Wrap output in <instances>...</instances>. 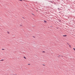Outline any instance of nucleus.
Returning a JSON list of instances; mask_svg holds the SVG:
<instances>
[{"instance_id": "1", "label": "nucleus", "mask_w": 75, "mask_h": 75, "mask_svg": "<svg viewBox=\"0 0 75 75\" xmlns=\"http://www.w3.org/2000/svg\"><path fill=\"white\" fill-rule=\"evenodd\" d=\"M63 37H67V35H63Z\"/></svg>"}, {"instance_id": "2", "label": "nucleus", "mask_w": 75, "mask_h": 75, "mask_svg": "<svg viewBox=\"0 0 75 75\" xmlns=\"http://www.w3.org/2000/svg\"><path fill=\"white\" fill-rule=\"evenodd\" d=\"M22 24H21L20 25V27H22Z\"/></svg>"}, {"instance_id": "3", "label": "nucleus", "mask_w": 75, "mask_h": 75, "mask_svg": "<svg viewBox=\"0 0 75 75\" xmlns=\"http://www.w3.org/2000/svg\"><path fill=\"white\" fill-rule=\"evenodd\" d=\"M23 57L24 58H25V59H26V57Z\"/></svg>"}, {"instance_id": "4", "label": "nucleus", "mask_w": 75, "mask_h": 75, "mask_svg": "<svg viewBox=\"0 0 75 75\" xmlns=\"http://www.w3.org/2000/svg\"><path fill=\"white\" fill-rule=\"evenodd\" d=\"M44 22H45V23H47V21H44Z\"/></svg>"}, {"instance_id": "5", "label": "nucleus", "mask_w": 75, "mask_h": 75, "mask_svg": "<svg viewBox=\"0 0 75 75\" xmlns=\"http://www.w3.org/2000/svg\"><path fill=\"white\" fill-rule=\"evenodd\" d=\"M4 61V60L3 59H2V60H1L0 61Z\"/></svg>"}, {"instance_id": "6", "label": "nucleus", "mask_w": 75, "mask_h": 75, "mask_svg": "<svg viewBox=\"0 0 75 75\" xmlns=\"http://www.w3.org/2000/svg\"><path fill=\"white\" fill-rule=\"evenodd\" d=\"M71 45H69V47H70L71 48Z\"/></svg>"}, {"instance_id": "7", "label": "nucleus", "mask_w": 75, "mask_h": 75, "mask_svg": "<svg viewBox=\"0 0 75 75\" xmlns=\"http://www.w3.org/2000/svg\"><path fill=\"white\" fill-rule=\"evenodd\" d=\"M33 37L34 38H35V37H34V36H33Z\"/></svg>"}, {"instance_id": "8", "label": "nucleus", "mask_w": 75, "mask_h": 75, "mask_svg": "<svg viewBox=\"0 0 75 75\" xmlns=\"http://www.w3.org/2000/svg\"><path fill=\"white\" fill-rule=\"evenodd\" d=\"M73 49H74V51H75V49L74 48H73Z\"/></svg>"}, {"instance_id": "9", "label": "nucleus", "mask_w": 75, "mask_h": 75, "mask_svg": "<svg viewBox=\"0 0 75 75\" xmlns=\"http://www.w3.org/2000/svg\"><path fill=\"white\" fill-rule=\"evenodd\" d=\"M2 50H4V49H2Z\"/></svg>"}, {"instance_id": "10", "label": "nucleus", "mask_w": 75, "mask_h": 75, "mask_svg": "<svg viewBox=\"0 0 75 75\" xmlns=\"http://www.w3.org/2000/svg\"><path fill=\"white\" fill-rule=\"evenodd\" d=\"M58 10H59V8H58Z\"/></svg>"}, {"instance_id": "11", "label": "nucleus", "mask_w": 75, "mask_h": 75, "mask_svg": "<svg viewBox=\"0 0 75 75\" xmlns=\"http://www.w3.org/2000/svg\"><path fill=\"white\" fill-rule=\"evenodd\" d=\"M59 22H60V21H61V20H59Z\"/></svg>"}, {"instance_id": "12", "label": "nucleus", "mask_w": 75, "mask_h": 75, "mask_svg": "<svg viewBox=\"0 0 75 75\" xmlns=\"http://www.w3.org/2000/svg\"><path fill=\"white\" fill-rule=\"evenodd\" d=\"M67 44L68 45H69V44H68V43H67Z\"/></svg>"}, {"instance_id": "13", "label": "nucleus", "mask_w": 75, "mask_h": 75, "mask_svg": "<svg viewBox=\"0 0 75 75\" xmlns=\"http://www.w3.org/2000/svg\"><path fill=\"white\" fill-rule=\"evenodd\" d=\"M8 34H9V32H8Z\"/></svg>"}, {"instance_id": "14", "label": "nucleus", "mask_w": 75, "mask_h": 75, "mask_svg": "<svg viewBox=\"0 0 75 75\" xmlns=\"http://www.w3.org/2000/svg\"><path fill=\"white\" fill-rule=\"evenodd\" d=\"M45 52L44 51H43V52Z\"/></svg>"}, {"instance_id": "15", "label": "nucleus", "mask_w": 75, "mask_h": 75, "mask_svg": "<svg viewBox=\"0 0 75 75\" xmlns=\"http://www.w3.org/2000/svg\"><path fill=\"white\" fill-rule=\"evenodd\" d=\"M33 14V15L34 16V14Z\"/></svg>"}, {"instance_id": "16", "label": "nucleus", "mask_w": 75, "mask_h": 75, "mask_svg": "<svg viewBox=\"0 0 75 75\" xmlns=\"http://www.w3.org/2000/svg\"><path fill=\"white\" fill-rule=\"evenodd\" d=\"M17 75L16 74H15V75Z\"/></svg>"}, {"instance_id": "17", "label": "nucleus", "mask_w": 75, "mask_h": 75, "mask_svg": "<svg viewBox=\"0 0 75 75\" xmlns=\"http://www.w3.org/2000/svg\"><path fill=\"white\" fill-rule=\"evenodd\" d=\"M28 65H30V64H28Z\"/></svg>"}, {"instance_id": "18", "label": "nucleus", "mask_w": 75, "mask_h": 75, "mask_svg": "<svg viewBox=\"0 0 75 75\" xmlns=\"http://www.w3.org/2000/svg\"><path fill=\"white\" fill-rule=\"evenodd\" d=\"M62 57H63V56H62Z\"/></svg>"}, {"instance_id": "19", "label": "nucleus", "mask_w": 75, "mask_h": 75, "mask_svg": "<svg viewBox=\"0 0 75 75\" xmlns=\"http://www.w3.org/2000/svg\"><path fill=\"white\" fill-rule=\"evenodd\" d=\"M59 56H60V55H59Z\"/></svg>"}, {"instance_id": "20", "label": "nucleus", "mask_w": 75, "mask_h": 75, "mask_svg": "<svg viewBox=\"0 0 75 75\" xmlns=\"http://www.w3.org/2000/svg\"><path fill=\"white\" fill-rule=\"evenodd\" d=\"M58 57H59V56H58Z\"/></svg>"}, {"instance_id": "21", "label": "nucleus", "mask_w": 75, "mask_h": 75, "mask_svg": "<svg viewBox=\"0 0 75 75\" xmlns=\"http://www.w3.org/2000/svg\"><path fill=\"white\" fill-rule=\"evenodd\" d=\"M37 11H38V10H37Z\"/></svg>"}, {"instance_id": "22", "label": "nucleus", "mask_w": 75, "mask_h": 75, "mask_svg": "<svg viewBox=\"0 0 75 75\" xmlns=\"http://www.w3.org/2000/svg\"><path fill=\"white\" fill-rule=\"evenodd\" d=\"M43 65H44L43 64Z\"/></svg>"}]
</instances>
